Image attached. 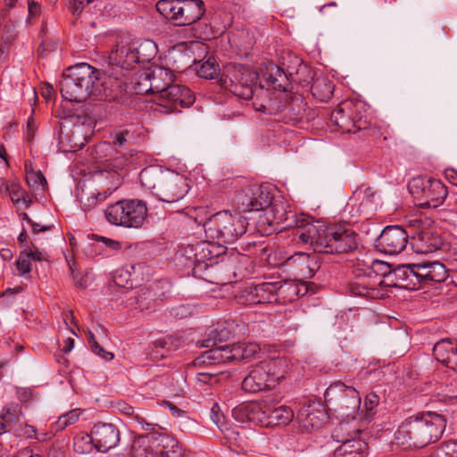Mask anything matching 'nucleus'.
<instances>
[{"label":"nucleus","mask_w":457,"mask_h":457,"mask_svg":"<svg viewBox=\"0 0 457 457\" xmlns=\"http://www.w3.org/2000/svg\"><path fill=\"white\" fill-rule=\"evenodd\" d=\"M294 237L303 245H310L315 252L342 253L357 246V234L341 224L324 225L312 218L295 216Z\"/></svg>","instance_id":"1"},{"label":"nucleus","mask_w":457,"mask_h":457,"mask_svg":"<svg viewBox=\"0 0 457 457\" xmlns=\"http://www.w3.org/2000/svg\"><path fill=\"white\" fill-rule=\"evenodd\" d=\"M446 428V420L432 411L405 419L395 433L398 445L408 448H423L437 442Z\"/></svg>","instance_id":"2"},{"label":"nucleus","mask_w":457,"mask_h":457,"mask_svg":"<svg viewBox=\"0 0 457 457\" xmlns=\"http://www.w3.org/2000/svg\"><path fill=\"white\" fill-rule=\"evenodd\" d=\"M139 179L143 187L152 191L160 201L177 203L189 191L188 179L177 172L162 171L148 167L141 170Z\"/></svg>","instance_id":"3"},{"label":"nucleus","mask_w":457,"mask_h":457,"mask_svg":"<svg viewBox=\"0 0 457 457\" xmlns=\"http://www.w3.org/2000/svg\"><path fill=\"white\" fill-rule=\"evenodd\" d=\"M230 331L226 328L214 329L210 337L204 340L202 347L211 348L205 352L204 358L216 362H228L231 361H250L261 351L256 343H237L232 345H218V343L227 340Z\"/></svg>","instance_id":"4"},{"label":"nucleus","mask_w":457,"mask_h":457,"mask_svg":"<svg viewBox=\"0 0 457 457\" xmlns=\"http://www.w3.org/2000/svg\"><path fill=\"white\" fill-rule=\"evenodd\" d=\"M204 228L207 239L222 245L233 244L242 237L246 231L247 220L238 212L222 211L211 216Z\"/></svg>","instance_id":"5"},{"label":"nucleus","mask_w":457,"mask_h":457,"mask_svg":"<svg viewBox=\"0 0 457 457\" xmlns=\"http://www.w3.org/2000/svg\"><path fill=\"white\" fill-rule=\"evenodd\" d=\"M287 361L281 358L264 360L255 365L242 382V388L249 393L271 389L284 378Z\"/></svg>","instance_id":"6"},{"label":"nucleus","mask_w":457,"mask_h":457,"mask_svg":"<svg viewBox=\"0 0 457 457\" xmlns=\"http://www.w3.org/2000/svg\"><path fill=\"white\" fill-rule=\"evenodd\" d=\"M258 79L256 71L243 65L229 63L224 67L220 84L238 98L249 100L256 90H262L257 87Z\"/></svg>","instance_id":"7"},{"label":"nucleus","mask_w":457,"mask_h":457,"mask_svg":"<svg viewBox=\"0 0 457 457\" xmlns=\"http://www.w3.org/2000/svg\"><path fill=\"white\" fill-rule=\"evenodd\" d=\"M155 7L163 18L179 27L196 22L205 12L202 0H159Z\"/></svg>","instance_id":"8"},{"label":"nucleus","mask_w":457,"mask_h":457,"mask_svg":"<svg viewBox=\"0 0 457 457\" xmlns=\"http://www.w3.org/2000/svg\"><path fill=\"white\" fill-rule=\"evenodd\" d=\"M147 212L145 203L141 200H120L107 206L105 218L115 226L139 228L146 220Z\"/></svg>","instance_id":"9"},{"label":"nucleus","mask_w":457,"mask_h":457,"mask_svg":"<svg viewBox=\"0 0 457 457\" xmlns=\"http://www.w3.org/2000/svg\"><path fill=\"white\" fill-rule=\"evenodd\" d=\"M120 442V430L112 423H96L90 434L78 436L74 442L76 452L89 453L93 447L106 453L117 446Z\"/></svg>","instance_id":"10"},{"label":"nucleus","mask_w":457,"mask_h":457,"mask_svg":"<svg viewBox=\"0 0 457 457\" xmlns=\"http://www.w3.org/2000/svg\"><path fill=\"white\" fill-rule=\"evenodd\" d=\"M174 79L173 72L162 66L152 65L136 73L131 83L137 95L152 94L157 98Z\"/></svg>","instance_id":"11"},{"label":"nucleus","mask_w":457,"mask_h":457,"mask_svg":"<svg viewBox=\"0 0 457 457\" xmlns=\"http://www.w3.org/2000/svg\"><path fill=\"white\" fill-rule=\"evenodd\" d=\"M390 275H392V269L389 263L373 260L369 267V272L356 278L351 285V291L355 295L380 298L384 295L379 288L384 283L383 278Z\"/></svg>","instance_id":"12"},{"label":"nucleus","mask_w":457,"mask_h":457,"mask_svg":"<svg viewBox=\"0 0 457 457\" xmlns=\"http://www.w3.org/2000/svg\"><path fill=\"white\" fill-rule=\"evenodd\" d=\"M410 193L423 208H436L440 206L447 196L445 186L438 179L418 177L410 181L408 185Z\"/></svg>","instance_id":"13"},{"label":"nucleus","mask_w":457,"mask_h":457,"mask_svg":"<svg viewBox=\"0 0 457 457\" xmlns=\"http://www.w3.org/2000/svg\"><path fill=\"white\" fill-rule=\"evenodd\" d=\"M325 401L341 411L343 415L354 419L361 404V397L358 391L350 386H345L340 381L332 383L326 390Z\"/></svg>","instance_id":"14"},{"label":"nucleus","mask_w":457,"mask_h":457,"mask_svg":"<svg viewBox=\"0 0 457 457\" xmlns=\"http://www.w3.org/2000/svg\"><path fill=\"white\" fill-rule=\"evenodd\" d=\"M364 105L361 102L346 100L331 113V122L345 133H355L365 128L362 120Z\"/></svg>","instance_id":"15"},{"label":"nucleus","mask_w":457,"mask_h":457,"mask_svg":"<svg viewBox=\"0 0 457 457\" xmlns=\"http://www.w3.org/2000/svg\"><path fill=\"white\" fill-rule=\"evenodd\" d=\"M157 104L155 111L163 113L180 112L195 102V96L186 86L170 84L161 95L154 98Z\"/></svg>","instance_id":"16"},{"label":"nucleus","mask_w":457,"mask_h":457,"mask_svg":"<svg viewBox=\"0 0 457 457\" xmlns=\"http://www.w3.org/2000/svg\"><path fill=\"white\" fill-rule=\"evenodd\" d=\"M273 200L269 187L252 185L238 193L236 196L237 208L241 212L265 211Z\"/></svg>","instance_id":"17"},{"label":"nucleus","mask_w":457,"mask_h":457,"mask_svg":"<svg viewBox=\"0 0 457 457\" xmlns=\"http://www.w3.org/2000/svg\"><path fill=\"white\" fill-rule=\"evenodd\" d=\"M67 71L74 78L75 81L85 87L96 98H102L105 95V87L102 81L101 72L86 62L71 66Z\"/></svg>","instance_id":"18"},{"label":"nucleus","mask_w":457,"mask_h":457,"mask_svg":"<svg viewBox=\"0 0 457 457\" xmlns=\"http://www.w3.org/2000/svg\"><path fill=\"white\" fill-rule=\"evenodd\" d=\"M284 266L295 278L299 279L311 278L320 268L316 255L303 252L296 253L287 258Z\"/></svg>","instance_id":"19"},{"label":"nucleus","mask_w":457,"mask_h":457,"mask_svg":"<svg viewBox=\"0 0 457 457\" xmlns=\"http://www.w3.org/2000/svg\"><path fill=\"white\" fill-rule=\"evenodd\" d=\"M408 235L398 226H389L384 228L378 239V245L381 252L388 254H398L407 246Z\"/></svg>","instance_id":"20"},{"label":"nucleus","mask_w":457,"mask_h":457,"mask_svg":"<svg viewBox=\"0 0 457 457\" xmlns=\"http://www.w3.org/2000/svg\"><path fill=\"white\" fill-rule=\"evenodd\" d=\"M412 269H414L416 274V284L423 286L444 282L448 277L445 266L439 262L424 261L416 262Z\"/></svg>","instance_id":"21"},{"label":"nucleus","mask_w":457,"mask_h":457,"mask_svg":"<svg viewBox=\"0 0 457 457\" xmlns=\"http://www.w3.org/2000/svg\"><path fill=\"white\" fill-rule=\"evenodd\" d=\"M109 63L124 70H131L138 63L134 44L127 41H120L108 54Z\"/></svg>","instance_id":"22"},{"label":"nucleus","mask_w":457,"mask_h":457,"mask_svg":"<svg viewBox=\"0 0 457 457\" xmlns=\"http://www.w3.org/2000/svg\"><path fill=\"white\" fill-rule=\"evenodd\" d=\"M269 405L249 403L233 409L234 418L241 422L249 421L267 428Z\"/></svg>","instance_id":"23"},{"label":"nucleus","mask_w":457,"mask_h":457,"mask_svg":"<svg viewBox=\"0 0 457 457\" xmlns=\"http://www.w3.org/2000/svg\"><path fill=\"white\" fill-rule=\"evenodd\" d=\"M328 419L324 406L319 403L304 405L299 411L301 426L308 431L322 428Z\"/></svg>","instance_id":"24"},{"label":"nucleus","mask_w":457,"mask_h":457,"mask_svg":"<svg viewBox=\"0 0 457 457\" xmlns=\"http://www.w3.org/2000/svg\"><path fill=\"white\" fill-rule=\"evenodd\" d=\"M60 92L62 98L70 102H84L93 96L90 91L77 83L67 70L60 81Z\"/></svg>","instance_id":"25"},{"label":"nucleus","mask_w":457,"mask_h":457,"mask_svg":"<svg viewBox=\"0 0 457 457\" xmlns=\"http://www.w3.org/2000/svg\"><path fill=\"white\" fill-rule=\"evenodd\" d=\"M411 245L418 253H433L440 249L443 240L440 235L430 228L421 230L412 237Z\"/></svg>","instance_id":"26"},{"label":"nucleus","mask_w":457,"mask_h":457,"mask_svg":"<svg viewBox=\"0 0 457 457\" xmlns=\"http://www.w3.org/2000/svg\"><path fill=\"white\" fill-rule=\"evenodd\" d=\"M433 354L437 361L457 370V342L443 339L433 348Z\"/></svg>","instance_id":"27"},{"label":"nucleus","mask_w":457,"mask_h":457,"mask_svg":"<svg viewBox=\"0 0 457 457\" xmlns=\"http://www.w3.org/2000/svg\"><path fill=\"white\" fill-rule=\"evenodd\" d=\"M288 204L282 199L271 200L270 205L264 211V220L270 226L274 223L280 224L287 221L290 212Z\"/></svg>","instance_id":"28"},{"label":"nucleus","mask_w":457,"mask_h":457,"mask_svg":"<svg viewBox=\"0 0 457 457\" xmlns=\"http://www.w3.org/2000/svg\"><path fill=\"white\" fill-rule=\"evenodd\" d=\"M22 415V410L21 404L17 403H11L6 404L1 411L0 413V434L7 431L6 427H9L8 430L13 429L17 427V423Z\"/></svg>","instance_id":"29"},{"label":"nucleus","mask_w":457,"mask_h":457,"mask_svg":"<svg viewBox=\"0 0 457 457\" xmlns=\"http://www.w3.org/2000/svg\"><path fill=\"white\" fill-rule=\"evenodd\" d=\"M367 444L360 439H346L335 451L334 457H366Z\"/></svg>","instance_id":"30"},{"label":"nucleus","mask_w":457,"mask_h":457,"mask_svg":"<svg viewBox=\"0 0 457 457\" xmlns=\"http://www.w3.org/2000/svg\"><path fill=\"white\" fill-rule=\"evenodd\" d=\"M253 301L255 303H271L278 302L277 282H264L254 287Z\"/></svg>","instance_id":"31"},{"label":"nucleus","mask_w":457,"mask_h":457,"mask_svg":"<svg viewBox=\"0 0 457 457\" xmlns=\"http://www.w3.org/2000/svg\"><path fill=\"white\" fill-rule=\"evenodd\" d=\"M294 411L286 405L271 408L269 406L267 428L287 426L294 419Z\"/></svg>","instance_id":"32"},{"label":"nucleus","mask_w":457,"mask_h":457,"mask_svg":"<svg viewBox=\"0 0 457 457\" xmlns=\"http://www.w3.org/2000/svg\"><path fill=\"white\" fill-rule=\"evenodd\" d=\"M112 194V191L104 193H96L92 191H87L85 189H82L81 192L79 194V199L81 204V205L84 207L85 210H90L97 205L99 202L104 201L110 195Z\"/></svg>","instance_id":"33"},{"label":"nucleus","mask_w":457,"mask_h":457,"mask_svg":"<svg viewBox=\"0 0 457 457\" xmlns=\"http://www.w3.org/2000/svg\"><path fill=\"white\" fill-rule=\"evenodd\" d=\"M138 56V63L150 62L157 54V46L152 40H145L140 44L133 43Z\"/></svg>","instance_id":"34"},{"label":"nucleus","mask_w":457,"mask_h":457,"mask_svg":"<svg viewBox=\"0 0 457 457\" xmlns=\"http://www.w3.org/2000/svg\"><path fill=\"white\" fill-rule=\"evenodd\" d=\"M277 286L278 302L280 300H282L283 302H292L295 299L298 298L300 295L298 285L294 282L278 281Z\"/></svg>","instance_id":"35"},{"label":"nucleus","mask_w":457,"mask_h":457,"mask_svg":"<svg viewBox=\"0 0 457 457\" xmlns=\"http://www.w3.org/2000/svg\"><path fill=\"white\" fill-rule=\"evenodd\" d=\"M162 449L157 450L161 457H176L179 455L180 446L178 440L170 436H161Z\"/></svg>","instance_id":"36"},{"label":"nucleus","mask_w":457,"mask_h":457,"mask_svg":"<svg viewBox=\"0 0 457 457\" xmlns=\"http://www.w3.org/2000/svg\"><path fill=\"white\" fill-rule=\"evenodd\" d=\"M9 195L12 202L20 207L29 208L31 204L30 197L25 189L21 187L20 183L15 180L12 181V187Z\"/></svg>","instance_id":"37"},{"label":"nucleus","mask_w":457,"mask_h":457,"mask_svg":"<svg viewBox=\"0 0 457 457\" xmlns=\"http://www.w3.org/2000/svg\"><path fill=\"white\" fill-rule=\"evenodd\" d=\"M83 129L82 126H75L71 134H64V137L70 144V151H77L85 145L87 140L83 134ZM61 138H63V134L61 136Z\"/></svg>","instance_id":"38"},{"label":"nucleus","mask_w":457,"mask_h":457,"mask_svg":"<svg viewBox=\"0 0 457 457\" xmlns=\"http://www.w3.org/2000/svg\"><path fill=\"white\" fill-rule=\"evenodd\" d=\"M312 92L321 100L329 99L334 92V85L327 79H317L312 86Z\"/></svg>","instance_id":"39"},{"label":"nucleus","mask_w":457,"mask_h":457,"mask_svg":"<svg viewBox=\"0 0 457 457\" xmlns=\"http://www.w3.org/2000/svg\"><path fill=\"white\" fill-rule=\"evenodd\" d=\"M26 181L29 187L34 190L44 189L46 179L41 171H35L31 165L25 164Z\"/></svg>","instance_id":"40"},{"label":"nucleus","mask_w":457,"mask_h":457,"mask_svg":"<svg viewBox=\"0 0 457 457\" xmlns=\"http://www.w3.org/2000/svg\"><path fill=\"white\" fill-rule=\"evenodd\" d=\"M213 242L207 239L205 242L199 243L194 246L195 251V262H204L205 261L212 260L218 253H213L211 249Z\"/></svg>","instance_id":"41"},{"label":"nucleus","mask_w":457,"mask_h":457,"mask_svg":"<svg viewBox=\"0 0 457 457\" xmlns=\"http://www.w3.org/2000/svg\"><path fill=\"white\" fill-rule=\"evenodd\" d=\"M415 263L399 265L392 270V274L400 280L408 281L411 284L416 285V274L414 269H412Z\"/></svg>","instance_id":"42"},{"label":"nucleus","mask_w":457,"mask_h":457,"mask_svg":"<svg viewBox=\"0 0 457 457\" xmlns=\"http://www.w3.org/2000/svg\"><path fill=\"white\" fill-rule=\"evenodd\" d=\"M219 71V66L215 61L213 59H208L197 69V74L201 78L210 79L214 78Z\"/></svg>","instance_id":"43"},{"label":"nucleus","mask_w":457,"mask_h":457,"mask_svg":"<svg viewBox=\"0 0 457 457\" xmlns=\"http://www.w3.org/2000/svg\"><path fill=\"white\" fill-rule=\"evenodd\" d=\"M80 416L79 409H74L69 411L68 413L62 415L59 417L56 426L58 429H64L66 427L74 424L78 421Z\"/></svg>","instance_id":"44"},{"label":"nucleus","mask_w":457,"mask_h":457,"mask_svg":"<svg viewBox=\"0 0 457 457\" xmlns=\"http://www.w3.org/2000/svg\"><path fill=\"white\" fill-rule=\"evenodd\" d=\"M129 272L133 278L144 280L152 275V269L145 263H136L130 266Z\"/></svg>","instance_id":"45"},{"label":"nucleus","mask_w":457,"mask_h":457,"mask_svg":"<svg viewBox=\"0 0 457 457\" xmlns=\"http://www.w3.org/2000/svg\"><path fill=\"white\" fill-rule=\"evenodd\" d=\"M353 197L356 199H361V204L364 203L369 204L372 202V198L374 197V191L371 187L361 186L353 193Z\"/></svg>","instance_id":"46"},{"label":"nucleus","mask_w":457,"mask_h":457,"mask_svg":"<svg viewBox=\"0 0 457 457\" xmlns=\"http://www.w3.org/2000/svg\"><path fill=\"white\" fill-rule=\"evenodd\" d=\"M15 266L19 271V276H25L31 270V263L29 259L23 254V252L21 253L19 258L15 262Z\"/></svg>","instance_id":"47"},{"label":"nucleus","mask_w":457,"mask_h":457,"mask_svg":"<svg viewBox=\"0 0 457 457\" xmlns=\"http://www.w3.org/2000/svg\"><path fill=\"white\" fill-rule=\"evenodd\" d=\"M15 434L19 436H24L26 438H36V429L33 426L25 424L24 426L15 427L13 428Z\"/></svg>","instance_id":"48"},{"label":"nucleus","mask_w":457,"mask_h":457,"mask_svg":"<svg viewBox=\"0 0 457 457\" xmlns=\"http://www.w3.org/2000/svg\"><path fill=\"white\" fill-rule=\"evenodd\" d=\"M92 351L106 361H111L114 357L113 353L105 351L96 341L93 342Z\"/></svg>","instance_id":"49"},{"label":"nucleus","mask_w":457,"mask_h":457,"mask_svg":"<svg viewBox=\"0 0 457 457\" xmlns=\"http://www.w3.org/2000/svg\"><path fill=\"white\" fill-rule=\"evenodd\" d=\"M22 252L23 254L29 259L38 262L43 260V253L37 248H26Z\"/></svg>","instance_id":"50"},{"label":"nucleus","mask_w":457,"mask_h":457,"mask_svg":"<svg viewBox=\"0 0 457 457\" xmlns=\"http://www.w3.org/2000/svg\"><path fill=\"white\" fill-rule=\"evenodd\" d=\"M211 418L212 421L221 429H224V424L221 422L223 416L219 413V406L215 404L211 410Z\"/></svg>","instance_id":"51"},{"label":"nucleus","mask_w":457,"mask_h":457,"mask_svg":"<svg viewBox=\"0 0 457 457\" xmlns=\"http://www.w3.org/2000/svg\"><path fill=\"white\" fill-rule=\"evenodd\" d=\"M97 238H98V240L104 243L109 248H111L112 250L118 251V250H120V248H121V245L119 241H115V240H112V239H110L107 237H97Z\"/></svg>","instance_id":"52"},{"label":"nucleus","mask_w":457,"mask_h":457,"mask_svg":"<svg viewBox=\"0 0 457 457\" xmlns=\"http://www.w3.org/2000/svg\"><path fill=\"white\" fill-rule=\"evenodd\" d=\"M24 216V219L31 224L32 228H33V231L37 233V232H41V231H46L50 228L49 226H42L38 223H36V222H33V220L28 216L27 213H24L23 214Z\"/></svg>","instance_id":"53"},{"label":"nucleus","mask_w":457,"mask_h":457,"mask_svg":"<svg viewBox=\"0 0 457 457\" xmlns=\"http://www.w3.org/2000/svg\"><path fill=\"white\" fill-rule=\"evenodd\" d=\"M448 454L452 457H457V441H449L444 443Z\"/></svg>","instance_id":"54"},{"label":"nucleus","mask_w":457,"mask_h":457,"mask_svg":"<svg viewBox=\"0 0 457 457\" xmlns=\"http://www.w3.org/2000/svg\"><path fill=\"white\" fill-rule=\"evenodd\" d=\"M135 419H136L137 423L140 426V428L143 430L147 431V430L154 429V425L153 423L146 422L144 418L137 415V416H135Z\"/></svg>","instance_id":"55"},{"label":"nucleus","mask_w":457,"mask_h":457,"mask_svg":"<svg viewBox=\"0 0 457 457\" xmlns=\"http://www.w3.org/2000/svg\"><path fill=\"white\" fill-rule=\"evenodd\" d=\"M378 403V396L375 394H370L367 395L365 403L367 407L371 410L373 409Z\"/></svg>","instance_id":"56"},{"label":"nucleus","mask_w":457,"mask_h":457,"mask_svg":"<svg viewBox=\"0 0 457 457\" xmlns=\"http://www.w3.org/2000/svg\"><path fill=\"white\" fill-rule=\"evenodd\" d=\"M12 182L9 183L5 179L0 178V194H10Z\"/></svg>","instance_id":"57"},{"label":"nucleus","mask_w":457,"mask_h":457,"mask_svg":"<svg viewBox=\"0 0 457 457\" xmlns=\"http://www.w3.org/2000/svg\"><path fill=\"white\" fill-rule=\"evenodd\" d=\"M29 14L30 17H36L40 11L39 5L35 2H29L28 4Z\"/></svg>","instance_id":"58"},{"label":"nucleus","mask_w":457,"mask_h":457,"mask_svg":"<svg viewBox=\"0 0 457 457\" xmlns=\"http://www.w3.org/2000/svg\"><path fill=\"white\" fill-rule=\"evenodd\" d=\"M54 95V88L51 85L47 84L42 90V96L46 100L50 101Z\"/></svg>","instance_id":"59"},{"label":"nucleus","mask_w":457,"mask_h":457,"mask_svg":"<svg viewBox=\"0 0 457 457\" xmlns=\"http://www.w3.org/2000/svg\"><path fill=\"white\" fill-rule=\"evenodd\" d=\"M448 454L445 444H441L436 450L431 454L430 457H446Z\"/></svg>","instance_id":"60"},{"label":"nucleus","mask_w":457,"mask_h":457,"mask_svg":"<svg viewBox=\"0 0 457 457\" xmlns=\"http://www.w3.org/2000/svg\"><path fill=\"white\" fill-rule=\"evenodd\" d=\"M73 347H74V339L71 337H67L63 341L62 352L65 353H68L73 349Z\"/></svg>","instance_id":"61"},{"label":"nucleus","mask_w":457,"mask_h":457,"mask_svg":"<svg viewBox=\"0 0 457 457\" xmlns=\"http://www.w3.org/2000/svg\"><path fill=\"white\" fill-rule=\"evenodd\" d=\"M0 256L4 261H10L13 257V253L11 249L8 248H2L0 250Z\"/></svg>","instance_id":"62"},{"label":"nucleus","mask_w":457,"mask_h":457,"mask_svg":"<svg viewBox=\"0 0 457 457\" xmlns=\"http://www.w3.org/2000/svg\"><path fill=\"white\" fill-rule=\"evenodd\" d=\"M84 7V0H74L73 3V14L78 15L80 13Z\"/></svg>","instance_id":"63"},{"label":"nucleus","mask_w":457,"mask_h":457,"mask_svg":"<svg viewBox=\"0 0 457 457\" xmlns=\"http://www.w3.org/2000/svg\"><path fill=\"white\" fill-rule=\"evenodd\" d=\"M127 134H128V132H126V133H123V132L117 133L114 136V141H113L114 144L121 145L126 141L125 136Z\"/></svg>","instance_id":"64"}]
</instances>
